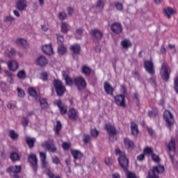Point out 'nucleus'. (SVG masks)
<instances>
[{"instance_id": "obj_63", "label": "nucleus", "mask_w": 178, "mask_h": 178, "mask_svg": "<svg viewBox=\"0 0 178 178\" xmlns=\"http://www.w3.org/2000/svg\"><path fill=\"white\" fill-rule=\"evenodd\" d=\"M120 91L124 95H126V94H127V89H126V86H124V85L121 86Z\"/></svg>"}, {"instance_id": "obj_31", "label": "nucleus", "mask_w": 178, "mask_h": 178, "mask_svg": "<svg viewBox=\"0 0 178 178\" xmlns=\"http://www.w3.org/2000/svg\"><path fill=\"white\" fill-rule=\"evenodd\" d=\"M26 144H28V147H29V148L34 147V143H35V138L27 137L26 138Z\"/></svg>"}, {"instance_id": "obj_40", "label": "nucleus", "mask_w": 178, "mask_h": 178, "mask_svg": "<svg viewBox=\"0 0 178 178\" xmlns=\"http://www.w3.org/2000/svg\"><path fill=\"white\" fill-rule=\"evenodd\" d=\"M61 31L65 33H67V31H69V24L66 22H63L61 24Z\"/></svg>"}, {"instance_id": "obj_55", "label": "nucleus", "mask_w": 178, "mask_h": 178, "mask_svg": "<svg viewBox=\"0 0 178 178\" xmlns=\"http://www.w3.org/2000/svg\"><path fill=\"white\" fill-rule=\"evenodd\" d=\"M67 17V15H66L65 13L60 12L58 13V19L60 20H65Z\"/></svg>"}, {"instance_id": "obj_43", "label": "nucleus", "mask_w": 178, "mask_h": 178, "mask_svg": "<svg viewBox=\"0 0 178 178\" xmlns=\"http://www.w3.org/2000/svg\"><path fill=\"white\" fill-rule=\"evenodd\" d=\"M82 73H83V74H86V76H90V74H91V69H90V67L87 66H85L82 67Z\"/></svg>"}, {"instance_id": "obj_46", "label": "nucleus", "mask_w": 178, "mask_h": 178, "mask_svg": "<svg viewBox=\"0 0 178 178\" xmlns=\"http://www.w3.org/2000/svg\"><path fill=\"white\" fill-rule=\"evenodd\" d=\"M145 155H152L153 154V150H152V148L149 147H147L144 149V151H143Z\"/></svg>"}, {"instance_id": "obj_10", "label": "nucleus", "mask_w": 178, "mask_h": 178, "mask_svg": "<svg viewBox=\"0 0 178 178\" xmlns=\"http://www.w3.org/2000/svg\"><path fill=\"white\" fill-rule=\"evenodd\" d=\"M42 147L45 149L49 151V152L55 153L57 151L56 147H55V144L51 142V140L44 141L42 143Z\"/></svg>"}, {"instance_id": "obj_14", "label": "nucleus", "mask_w": 178, "mask_h": 178, "mask_svg": "<svg viewBox=\"0 0 178 178\" xmlns=\"http://www.w3.org/2000/svg\"><path fill=\"white\" fill-rule=\"evenodd\" d=\"M35 63L38 65V66L43 67V66H45L48 64V60H47V58H45V56H40L36 58Z\"/></svg>"}, {"instance_id": "obj_54", "label": "nucleus", "mask_w": 178, "mask_h": 178, "mask_svg": "<svg viewBox=\"0 0 178 178\" xmlns=\"http://www.w3.org/2000/svg\"><path fill=\"white\" fill-rule=\"evenodd\" d=\"M40 158L41 162L47 161V154L45 152H40Z\"/></svg>"}, {"instance_id": "obj_16", "label": "nucleus", "mask_w": 178, "mask_h": 178, "mask_svg": "<svg viewBox=\"0 0 178 178\" xmlns=\"http://www.w3.org/2000/svg\"><path fill=\"white\" fill-rule=\"evenodd\" d=\"M71 154L74 159V162H76L77 159H81L84 155L80 150L73 149H71Z\"/></svg>"}, {"instance_id": "obj_49", "label": "nucleus", "mask_w": 178, "mask_h": 178, "mask_svg": "<svg viewBox=\"0 0 178 178\" xmlns=\"http://www.w3.org/2000/svg\"><path fill=\"white\" fill-rule=\"evenodd\" d=\"M91 140V136H90V135L86 134L84 135L83 138V141L84 143V144H88L89 141H90Z\"/></svg>"}, {"instance_id": "obj_61", "label": "nucleus", "mask_w": 178, "mask_h": 178, "mask_svg": "<svg viewBox=\"0 0 178 178\" xmlns=\"http://www.w3.org/2000/svg\"><path fill=\"white\" fill-rule=\"evenodd\" d=\"M5 22H15V18L10 15L6 16L4 18Z\"/></svg>"}, {"instance_id": "obj_3", "label": "nucleus", "mask_w": 178, "mask_h": 178, "mask_svg": "<svg viewBox=\"0 0 178 178\" xmlns=\"http://www.w3.org/2000/svg\"><path fill=\"white\" fill-rule=\"evenodd\" d=\"M53 86L56 90V92L58 97H62L63 94H65V91H66V88L62 83V81L58 79H54L53 81Z\"/></svg>"}, {"instance_id": "obj_26", "label": "nucleus", "mask_w": 178, "mask_h": 178, "mask_svg": "<svg viewBox=\"0 0 178 178\" xmlns=\"http://www.w3.org/2000/svg\"><path fill=\"white\" fill-rule=\"evenodd\" d=\"M175 13L176 11H175V10H173V8L170 7L163 9V15L164 16L168 17V19H170V16H172V15H175Z\"/></svg>"}, {"instance_id": "obj_51", "label": "nucleus", "mask_w": 178, "mask_h": 178, "mask_svg": "<svg viewBox=\"0 0 178 178\" xmlns=\"http://www.w3.org/2000/svg\"><path fill=\"white\" fill-rule=\"evenodd\" d=\"M22 123L24 127H27V126H29V118L27 117L22 118Z\"/></svg>"}, {"instance_id": "obj_25", "label": "nucleus", "mask_w": 178, "mask_h": 178, "mask_svg": "<svg viewBox=\"0 0 178 178\" xmlns=\"http://www.w3.org/2000/svg\"><path fill=\"white\" fill-rule=\"evenodd\" d=\"M42 51L46 55H53L54 49H52V44H46L42 47Z\"/></svg>"}, {"instance_id": "obj_56", "label": "nucleus", "mask_w": 178, "mask_h": 178, "mask_svg": "<svg viewBox=\"0 0 178 178\" xmlns=\"http://www.w3.org/2000/svg\"><path fill=\"white\" fill-rule=\"evenodd\" d=\"M62 147L65 151H68L69 148H70V143L64 142L63 143Z\"/></svg>"}, {"instance_id": "obj_12", "label": "nucleus", "mask_w": 178, "mask_h": 178, "mask_svg": "<svg viewBox=\"0 0 178 178\" xmlns=\"http://www.w3.org/2000/svg\"><path fill=\"white\" fill-rule=\"evenodd\" d=\"M111 29L113 33H114L115 34H120V33L123 31V28L122 27V24L119 22L113 23L111 25Z\"/></svg>"}, {"instance_id": "obj_58", "label": "nucleus", "mask_w": 178, "mask_h": 178, "mask_svg": "<svg viewBox=\"0 0 178 178\" xmlns=\"http://www.w3.org/2000/svg\"><path fill=\"white\" fill-rule=\"evenodd\" d=\"M51 161L53 163H55V165H59L60 163V160H59V158L58 156L52 157Z\"/></svg>"}, {"instance_id": "obj_37", "label": "nucleus", "mask_w": 178, "mask_h": 178, "mask_svg": "<svg viewBox=\"0 0 178 178\" xmlns=\"http://www.w3.org/2000/svg\"><path fill=\"white\" fill-rule=\"evenodd\" d=\"M9 136L11 140H17L19 138V135L15 130H10Z\"/></svg>"}, {"instance_id": "obj_1", "label": "nucleus", "mask_w": 178, "mask_h": 178, "mask_svg": "<svg viewBox=\"0 0 178 178\" xmlns=\"http://www.w3.org/2000/svg\"><path fill=\"white\" fill-rule=\"evenodd\" d=\"M115 154L120 155L118 158V162L120 163V167L124 170H127L129 168V159L126 157V154L122 152L120 149H115Z\"/></svg>"}, {"instance_id": "obj_11", "label": "nucleus", "mask_w": 178, "mask_h": 178, "mask_svg": "<svg viewBox=\"0 0 178 178\" xmlns=\"http://www.w3.org/2000/svg\"><path fill=\"white\" fill-rule=\"evenodd\" d=\"M55 105L58 107L61 115H66V113H67V106L62 103V101L60 99L56 100Z\"/></svg>"}, {"instance_id": "obj_24", "label": "nucleus", "mask_w": 178, "mask_h": 178, "mask_svg": "<svg viewBox=\"0 0 178 178\" xmlns=\"http://www.w3.org/2000/svg\"><path fill=\"white\" fill-rule=\"evenodd\" d=\"M62 76L66 83V86L73 85V83H74V81H73V79H72V78H70V76L67 75L65 71L62 72Z\"/></svg>"}, {"instance_id": "obj_23", "label": "nucleus", "mask_w": 178, "mask_h": 178, "mask_svg": "<svg viewBox=\"0 0 178 178\" xmlns=\"http://www.w3.org/2000/svg\"><path fill=\"white\" fill-rule=\"evenodd\" d=\"M7 172L8 173H20V172H22V166H10L8 168H7Z\"/></svg>"}, {"instance_id": "obj_64", "label": "nucleus", "mask_w": 178, "mask_h": 178, "mask_svg": "<svg viewBox=\"0 0 178 178\" xmlns=\"http://www.w3.org/2000/svg\"><path fill=\"white\" fill-rule=\"evenodd\" d=\"M104 162L106 165H107L108 166H109L110 165H112V160L109 157H106L104 160Z\"/></svg>"}, {"instance_id": "obj_19", "label": "nucleus", "mask_w": 178, "mask_h": 178, "mask_svg": "<svg viewBox=\"0 0 178 178\" xmlns=\"http://www.w3.org/2000/svg\"><path fill=\"white\" fill-rule=\"evenodd\" d=\"M90 34L92 37L97 38V40H101L104 35V33L98 29H92L90 31Z\"/></svg>"}, {"instance_id": "obj_9", "label": "nucleus", "mask_w": 178, "mask_h": 178, "mask_svg": "<svg viewBox=\"0 0 178 178\" xmlns=\"http://www.w3.org/2000/svg\"><path fill=\"white\" fill-rule=\"evenodd\" d=\"M38 160L37 159V156H35V154H29L28 156V162L31 163L35 173H37V169L38 168Z\"/></svg>"}, {"instance_id": "obj_4", "label": "nucleus", "mask_w": 178, "mask_h": 178, "mask_svg": "<svg viewBox=\"0 0 178 178\" xmlns=\"http://www.w3.org/2000/svg\"><path fill=\"white\" fill-rule=\"evenodd\" d=\"M165 172V167L161 165L154 166L152 170L149 171V176L152 178H159L158 175L163 173Z\"/></svg>"}, {"instance_id": "obj_50", "label": "nucleus", "mask_w": 178, "mask_h": 178, "mask_svg": "<svg viewBox=\"0 0 178 178\" xmlns=\"http://www.w3.org/2000/svg\"><path fill=\"white\" fill-rule=\"evenodd\" d=\"M82 34H83V29H78L76 31L75 37L76 38H80V37H81Z\"/></svg>"}, {"instance_id": "obj_29", "label": "nucleus", "mask_w": 178, "mask_h": 178, "mask_svg": "<svg viewBox=\"0 0 178 178\" xmlns=\"http://www.w3.org/2000/svg\"><path fill=\"white\" fill-rule=\"evenodd\" d=\"M121 45L123 49H129L131 47V42L129 39H124L121 42Z\"/></svg>"}, {"instance_id": "obj_30", "label": "nucleus", "mask_w": 178, "mask_h": 178, "mask_svg": "<svg viewBox=\"0 0 178 178\" xmlns=\"http://www.w3.org/2000/svg\"><path fill=\"white\" fill-rule=\"evenodd\" d=\"M54 133L56 136H60V130H62V124L60 121L58 120L56 122V125L54 127Z\"/></svg>"}, {"instance_id": "obj_48", "label": "nucleus", "mask_w": 178, "mask_h": 178, "mask_svg": "<svg viewBox=\"0 0 178 178\" xmlns=\"http://www.w3.org/2000/svg\"><path fill=\"white\" fill-rule=\"evenodd\" d=\"M97 8H101L104 9V6H105V3L102 0H98L96 3Z\"/></svg>"}, {"instance_id": "obj_57", "label": "nucleus", "mask_w": 178, "mask_h": 178, "mask_svg": "<svg viewBox=\"0 0 178 178\" xmlns=\"http://www.w3.org/2000/svg\"><path fill=\"white\" fill-rule=\"evenodd\" d=\"M148 115H149V118H155V117H156V115H158V111H149Z\"/></svg>"}, {"instance_id": "obj_38", "label": "nucleus", "mask_w": 178, "mask_h": 178, "mask_svg": "<svg viewBox=\"0 0 178 178\" xmlns=\"http://www.w3.org/2000/svg\"><path fill=\"white\" fill-rule=\"evenodd\" d=\"M4 73H5L6 76L7 77H8V81H9V83L10 84H13V74H12V73H10L8 71H5Z\"/></svg>"}, {"instance_id": "obj_39", "label": "nucleus", "mask_w": 178, "mask_h": 178, "mask_svg": "<svg viewBox=\"0 0 178 178\" xmlns=\"http://www.w3.org/2000/svg\"><path fill=\"white\" fill-rule=\"evenodd\" d=\"M39 102L40 103V105L42 109H45V108H48V103H47V99H45L44 98L40 97L39 99Z\"/></svg>"}, {"instance_id": "obj_17", "label": "nucleus", "mask_w": 178, "mask_h": 178, "mask_svg": "<svg viewBox=\"0 0 178 178\" xmlns=\"http://www.w3.org/2000/svg\"><path fill=\"white\" fill-rule=\"evenodd\" d=\"M69 119L76 120L79 118V112L74 108H70L67 113Z\"/></svg>"}, {"instance_id": "obj_35", "label": "nucleus", "mask_w": 178, "mask_h": 178, "mask_svg": "<svg viewBox=\"0 0 178 178\" xmlns=\"http://www.w3.org/2000/svg\"><path fill=\"white\" fill-rule=\"evenodd\" d=\"M10 158L13 162H17L18 161H20V156L16 152L11 153Z\"/></svg>"}, {"instance_id": "obj_34", "label": "nucleus", "mask_w": 178, "mask_h": 178, "mask_svg": "<svg viewBox=\"0 0 178 178\" xmlns=\"http://www.w3.org/2000/svg\"><path fill=\"white\" fill-rule=\"evenodd\" d=\"M16 43L17 45H19V47H27V41L23 38H17L16 40Z\"/></svg>"}, {"instance_id": "obj_60", "label": "nucleus", "mask_w": 178, "mask_h": 178, "mask_svg": "<svg viewBox=\"0 0 178 178\" xmlns=\"http://www.w3.org/2000/svg\"><path fill=\"white\" fill-rule=\"evenodd\" d=\"M41 79L43 81H47L48 80V74L47 72H42L41 74Z\"/></svg>"}, {"instance_id": "obj_20", "label": "nucleus", "mask_w": 178, "mask_h": 178, "mask_svg": "<svg viewBox=\"0 0 178 178\" xmlns=\"http://www.w3.org/2000/svg\"><path fill=\"white\" fill-rule=\"evenodd\" d=\"M104 88L106 94H107L108 95H113V91H115V90L113 89L112 86L109 84V83L105 82L104 85Z\"/></svg>"}, {"instance_id": "obj_33", "label": "nucleus", "mask_w": 178, "mask_h": 178, "mask_svg": "<svg viewBox=\"0 0 178 178\" xmlns=\"http://www.w3.org/2000/svg\"><path fill=\"white\" fill-rule=\"evenodd\" d=\"M67 51L66 47L63 44H60L58 47V52L59 55H65Z\"/></svg>"}, {"instance_id": "obj_36", "label": "nucleus", "mask_w": 178, "mask_h": 178, "mask_svg": "<svg viewBox=\"0 0 178 178\" xmlns=\"http://www.w3.org/2000/svg\"><path fill=\"white\" fill-rule=\"evenodd\" d=\"M29 95H31V97H33V98H35V99H37V98H38V94L37 93V90H35L34 88H30L29 90Z\"/></svg>"}, {"instance_id": "obj_47", "label": "nucleus", "mask_w": 178, "mask_h": 178, "mask_svg": "<svg viewBox=\"0 0 178 178\" xmlns=\"http://www.w3.org/2000/svg\"><path fill=\"white\" fill-rule=\"evenodd\" d=\"M63 35H60V34H58L57 35V42L58 44H59L60 45H62V44H63Z\"/></svg>"}, {"instance_id": "obj_5", "label": "nucleus", "mask_w": 178, "mask_h": 178, "mask_svg": "<svg viewBox=\"0 0 178 178\" xmlns=\"http://www.w3.org/2000/svg\"><path fill=\"white\" fill-rule=\"evenodd\" d=\"M163 118L165 122H166L167 127H168V129H172L175 123V118L173 117V114H172L170 111L165 110L163 113Z\"/></svg>"}, {"instance_id": "obj_28", "label": "nucleus", "mask_w": 178, "mask_h": 178, "mask_svg": "<svg viewBox=\"0 0 178 178\" xmlns=\"http://www.w3.org/2000/svg\"><path fill=\"white\" fill-rule=\"evenodd\" d=\"M167 148H168V151H176V140L175 138H172L167 144Z\"/></svg>"}, {"instance_id": "obj_62", "label": "nucleus", "mask_w": 178, "mask_h": 178, "mask_svg": "<svg viewBox=\"0 0 178 178\" xmlns=\"http://www.w3.org/2000/svg\"><path fill=\"white\" fill-rule=\"evenodd\" d=\"M152 159L154 162H159V156H158V155H156L155 154H152Z\"/></svg>"}, {"instance_id": "obj_42", "label": "nucleus", "mask_w": 178, "mask_h": 178, "mask_svg": "<svg viewBox=\"0 0 178 178\" xmlns=\"http://www.w3.org/2000/svg\"><path fill=\"white\" fill-rule=\"evenodd\" d=\"M17 92L19 98H24V97L26 96V93L24 92V90H23L20 88H17Z\"/></svg>"}, {"instance_id": "obj_45", "label": "nucleus", "mask_w": 178, "mask_h": 178, "mask_svg": "<svg viewBox=\"0 0 178 178\" xmlns=\"http://www.w3.org/2000/svg\"><path fill=\"white\" fill-rule=\"evenodd\" d=\"M115 6L116 10L119 12H122V10H123V3L117 1L115 3Z\"/></svg>"}, {"instance_id": "obj_21", "label": "nucleus", "mask_w": 178, "mask_h": 178, "mask_svg": "<svg viewBox=\"0 0 178 178\" xmlns=\"http://www.w3.org/2000/svg\"><path fill=\"white\" fill-rule=\"evenodd\" d=\"M70 49L73 55H79L80 51H81V48L79 44H72Z\"/></svg>"}, {"instance_id": "obj_18", "label": "nucleus", "mask_w": 178, "mask_h": 178, "mask_svg": "<svg viewBox=\"0 0 178 178\" xmlns=\"http://www.w3.org/2000/svg\"><path fill=\"white\" fill-rule=\"evenodd\" d=\"M8 69L12 72H16L19 69V64L16 60H10L7 63Z\"/></svg>"}, {"instance_id": "obj_22", "label": "nucleus", "mask_w": 178, "mask_h": 178, "mask_svg": "<svg viewBox=\"0 0 178 178\" xmlns=\"http://www.w3.org/2000/svg\"><path fill=\"white\" fill-rule=\"evenodd\" d=\"M124 144L125 148H127L129 151H131L133 148H134V143H133V140H130L128 138H125L124 139Z\"/></svg>"}, {"instance_id": "obj_15", "label": "nucleus", "mask_w": 178, "mask_h": 178, "mask_svg": "<svg viewBox=\"0 0 178 178\" xmlns=\"http://www.w3.org/2000/svg\"><path fill=\"white\" fill-rule=\"evenodd\" d=\"M27 8V0H18L17 2V9L23 12Z\"/></svg>"}, {"instance_id": "obj_41", "label": "nucleus", "mask_w": 178, "mask_h": 178, "mask_svg": "<svg viewBox=\"0 0 178 178\" xmlns=\"http://www.w3.org/2000/svg\"><path fill=\"white\" fill-rule=\"evenodd\" d=\"M42 162V169H44V172L48 170V169H51V166L49 165V163H48V161L47 160H44Z\"/></svg>"}, {"instance_id": "obj_59", "label": "nucleus", "mask_w": 178, "mask_h": 178, "mask_svg": "<svg viewBox=\"0 0 178 178\" xmlns=\"http://www.w3.org/2000/svg\"><path fill=\"white\" fill-rule=\"evenodd\" d=\"M45 172H46L48 177H49V178H54L55 177V175H54L52 173V172H51V169H47Z\"/></svg>"}, {"instance_id": "obj_27", "label": "nucleus", "mask_w": 178, "mask_h": 178, "mask_svg": "<svg viewBox=\"0 0 178 178\" xmlns=\"http://www.w3.org/2000/svg\"><path fill=\"white\" fill-rule=\"evenodd\" d=\"M131 131L132 136H134L135 137L138 136V126L134 122H131Z\"/></svg>"}, {"instance_id": "obj_13", "label": "nucleus", "mask_w": 178, "mask_h": 178, "mask_svg": "<svg viewBox=\"0 0 178 178\" xmlns=\"http://www.w3.org/2000/svg\"><path fill=\"white\" fill-rule=\"evenodd\" d=\"M115 102L119 106H126V101L124 100V95H118L114 97Z\"/></svg>"}, {"instance_id": "obj_44", "label": "nucleus", "mask_w": 178, "mask_h": 178, "mask_svg": "<svg viewBox=\"0 0 178 178\" xmlns=\"http://www.w3.org/2000/svg\"><path fill=\"white\" fill-rule=\"evenodd\" d=\"M149 83L153 87H156V77H155V75L152 76V77L149 79Z\"/></svg>"}, {"instance_id": "obj_2", "label": "nucleus", "mask_w": 178, "mask_h": 178, "mask_svg": "<svg viewBox=\"0 0 178 178\" xmlns=\"http://www.w3.org/2000/svg\"><path fill=\"white\" fill-rule=\"evenodd\" d=\"M170 67H169V65L166 63H163L161 65V69H160V76L164 81H169V79L170 77V73H171Z\"/></svg>"}, {"instance_id": "obj_53", "label": "nucleus", "mask_w": 178, "mask_h": 178, "mask_svg": "<svg viewBox=\"0 0 178 178\" xmlns=\"http://www.w3.org/2000/svg\"><path fill=\"white\" fill-rule=\"evenodd\" d=\"M125 172H127V178H138L137 177V176H136V174H134L132 172H129L127 170H125Z\"/></svg>"}, {"instance_id": "obj_7", "label": "nucleus", "mask_w": 178, "mask_h": 178, "mask_svg": "<svg viewBox=\"0 0 178 178\" xmlns=\"http://www.w3.org/2000/svg\"><path fill=\"white\" fill-rule=\"evenodd\" d=\"M105 130H106L108 136L109 140L113 141L115 136H116V128L115 126L112 125L111 123L105 124Z\"/></svg>"}, {"instance_id": "obj_8", "label": "nucleus", "mask_w": 178, "mask_h": 178, "mask_svg": "<svg viewBox=\"0 0 178 178\" xmlns=\"http://www.w3.org/2000/svg\"><path fill=\"white\" fill-rule=\"evenodd\" d=\"M74 83L77 87L79 91H81L83 88H86L87 83H86V80L82 76H77L73 79Z\"/></svg>"}, {"instance_id": "obj_52", "label": "nucleus", "mask_w": 178, "mask_h": 178, "mask_svg": "<svg viewBox=\"0 0 178 178\" xmlns=\"http://www.w3.org/2000/svg\"><path fill=\"white\" fill-rule=\"evenodd\" d=\"M91 137H93V138H97L98 137V130L97 129H92L90 131Z\"/></svg>"}, {"instance_id": "obj_6", "label": "nucleus", "mask_w": 178, "mask_h": 178, "mask_svg": "<svg viewBox=\"0 0 178 178\" xmlns=\"http://www.w3.org/2000/svg\"><path fill=\"white\" fill-rule=\"evenodd\" d=\"M144 67L147 73L150 76H155V65L152 60H147L144 61Z\"/></svg>"}, {"instance_id": "obj_32", "label": "nucleus", "mask_w": 178, "mask_h": 178, "mask_svg": "<svg viewBox=\"0 0 178 178\" xmlns=\"http://www.w3.org/2000/svg\"><path fill=\"white\" fill-rule=\"evenodd\" d=\"M26 76L27 74L26 73V71H24V70L19 71L17 74V77H18L19 80H24V79H26Z\"/></svg>"}]
</instances>
